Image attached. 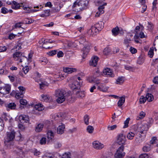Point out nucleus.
Listing matches in <instances>:
<instances>
[{
    "instance_id": "nucleus-1",
    "label": "nucleus",
    "mask_w": 158,
    "mask_h": 158,
    "mask_svg": "<svg viewBox=\"0 0 158 158\" xmlns=\"http://www.w3.org/2000/svg\"><path fill=\"white\" fill-rule=\"evenodd\" d=\"M15 137V132L14 131H10L6 132V135L4 138V143L7 147L11 148L14 146L13 140Z\"/></svg>"
},
{
    "instance_id": "nucleus-2",
    "label": "nucleus",
    "mask_w": 158,
    "mask_h": 158,
    "mask_svg": "<svg viewBox=\"0 0 158 158\" xmlns=\"http://www.w3.org/2000/svg\"><path fill=\"white\" fill-rule=\"evenodd\" d=\"M148 129V126L147 124H143L139 125L137 129V130L140 134L139 138L140 139L138 140L136 138V140L139 142V143H141L143 141L146 137L147 133V131Z\"/></svg>"
},
{
    "instance_id": "nucleus-3",
    "label": "nucleus",
    "mask_w": 158,
    "mask_h": 158,
    "mask_svg": "<svg viewBox=\"0 0 158 158\" xmlns=\"http://www.w3.org/2000/svg\"><path fill=\"white\" fill-rule=\"evenodd\" d=\"M65 90L63 89H58L55 91V96L57 98V102L59 103H61L65 100L67 94Z\"/></svg>"
},
{
    "instance_id": "nucleus-4",
    "label": "nucleus",
    "mask_w": 158,
    "mask_h": 158,
    "mask_svg": "<svg viewBox=\"0 0 158 158\" xmlns=\"http://www.w3.org/2000/svg\"><path fill=\"white\" fill-rule=\"evenodd\" d=\"M124 146H121L117 149L114 154L115 158H123L125 155V153L123 152Z\"/></svg>"
},
{
    "instance_id": "nucleus-5",
    "label": "nucleus",
    "mask_w": 158,
    "mask_h": 158,
    "mask_svg": "<svg viewBox=\"0 0 158 158\" xmlns=\"http://www.w3.org/2000/svg\"><path fill=\"white\" fill-rule=\"evenodd\" d=\"M13 57L16 60H19V62H22L25 59H27V58L22 56V54L19 52H16L13 54Z\"/></svg>"
},
{
    "instance_id": "nucleus-6",
    "label": "nucleus",
    "mask_w": 158,
    "mask_h": 158,
    "mask_svg": "<svg viewBox=\"0 0 158 158\" xmlns=\"http://www.w3.org/2000/svg\"><path fill=\"white\" fill-rule=\"evenodd\" d=\"M11 89V86L8 84L5 85L3 87H0V93L3 94H8Z\"/></svg>"
},
{
    "instance_id": "nucleus-7",
    "label": "nucleus",
    "mask_w": 158,
    "mask_h": 158,
    "mask_svg": "<svg viewBox=\"0 0 158 158\" xmlns=\"http://www.w3.org/2000/svg\"><path fill=\"white\" fill-rule=\"evenodd\" d=\"M126 139L125 136L123 134H120L118 135L117 138V142L119 145L124 144Z\"/></svg>"
},
{
    "instance_id": "nucleus-8",
    "label": "nucleus",
    "mask_w": 158,
    "mask_h": 158,
    "mask_svg": "<svg viewBox=\"0 0 158 158\" xmlns=\"http://www.w3.org/2000/svg\"><path fill=\"white\" fill-rule=\"evenodd\" d=\"M85 44V45L82 50L84 56H86L90 50V44L89 42H87Z\"/></svg>"
},
{
    "instance_id": "nucleus-9",
    "label": "nucleus",
    "mask_w": 158,
    "mask_h": 158,
    "mask_svg": "<svg viewBox=\"0 0 158 158\" xmlns=\"http://www.w3.org/2000/svg\"><path fill=\"white\" fill-rule=\"evenodd\" d=\"M19 120L21 123H28L29 122V118L27 115L21 114L19 116Z\"/></svg>"
},
{
    "instance_id": "nucleus-10",
    "label": "nucleus",
    "mask_w": 158,
    "mask_h": 158,
    "mask_svg": "<svg viewBox=\"0 0 158 158\" xmlns=\"http://www.w3.org/2000/svg\"><path fill=\"white\" fill-rule=\"evenodd\" d=\"M93 147L97 149H101L104 147L103 144L98 141H94L93 143Z\"/></svg>"
},
{
    "instance_id": "nucleus-11",
    "label": "nucleus",
    "mask_w": 158,
    "mask_h": 158,
    "mask_svg": "<svg viewBox=\"0 0 158 158\" xmlns=\"http://www.w3.org/2000/svg\"><path fill=\"white\" fill-rule=\"evenodd\" d=\"M99 58L97 56H93L89 62V64L90 65L95 67L98 64Z\"/></svg>"
},
{
    "instance_id": "nucleus-12",
    "label": "nucleus",
    "mask_w": 158,
    "mask_h": 158,
    "mask_svg": "<svg viewBox=\"0 0 158 158\" xmlns=\"http://www.w3.org/2000/svg\"><path fill=\"white\" fill-rule=\"evenodd\" d=\"M81 85V82H79L76 80L74 81L72 84L69 85L70 87L73 90L79 89Z\"/></svg>"
},
{
    "instance_id": "nucleus-13",
    "label": "nucleus",
    "mask_w": 158,
    "mask_h": 158,
    "mask_svg": "<svg viewBox=\"0 0 158 158\" xmlns=\"http://www.w3.org/2000/svg\"><path fill=\"white\" fill-rule=\"evenodd\" d=\"M103 73L105 75H106L108 77H113L114 76L112 70L109 68L105 69L103 70Z\"/></svg>"
},
{
    "instance_id": "nucleus-14",
    "label": "nucleus",
    "mask_w": 158,
    "mask_h": 158,
    "mask_svg": "<svg viewBox=\"0 0 158 158\" xmlns=\"http://www.w3.org/2000/svg\"><path fill=\"white\" fill-rule=\"evenodd\" d=\"M54 133L51 131H48L47 133L48 138L47 143L49 144L51 142L54 138Z\"/></svg>"
},
{
    "instance_id": "nucleus-15",
    "label": "nucleus",
    "mask_w": 158,
    "mask_h": 158,
    "mask_svg": "<svg viewBox=\"0 0 158 158\" xmlns=\"http://www.w3.org/2000/svg\"><path fill=\"white\" fill-rule=\"evenodd\" d=\"M9 4H12V8L14 9L19 8L23 5V3H18L15 1H12L11 2H10Z\"/></svg>"
},
{
    "instance_id": "nucleus-16",
    "label": "nucleus",
    "mask_w": 158,
    "mask_h": 158,
    "mask_svg": "<svg viewBox=\"0 0 158 158\" xmlns=\"http://www.w3.org/2000/svg\"><path fill=\"white\" fill-rule=\"evenodd\" d=\"M5 106L7 110L8 109L14 110L16 107V105L13 102L6 103L5 104Z\"/></svg>"
},
{
    "instance_id": "nucleus-17",
    "label": "nucleus",
    "mask_w": 158,
    "mask_h": 158,
    "mask_svg": "<svg viewBox=\"0 0 158 158\" xmlns=\"http://www.w3.org/2000/svg\"><path fill=\"white\" fill-rule=\"evenodd\" d=\"M78 1L77 0L74 3L73 6V7L75 11H79L82 9V6L78 5Z\"/></svg>"
},
{
    "instance_id": "nucleus-18",
    "label": "nucleus",
    "mask_w": 158,
    "mask_h": 158,
    "mask_svg": "<svg viewBox=\"0 0 158 158\" xmlns=\"http://www.w3.org/2000/svg\"><path fill=\"white\" fill-rule=\"evenodd\" d=\"M98 31L95 27H91V28L89 30L88 33L89 35L93 36L96 35V33Z\"/></svg>"
},
{
    "instance_id": "nucleus-19",
    "label": "nucleus",
    "mask_w": 158,
    "mask_h": 158,
    "mask_svg": "<svg viewBox=\"0 0 158 158\" xmlns=\"http://www.w3.org/2000/svg\"><path fill=\"white\" fill-rule=\"evenodd\" d=\"M51 99V97L47 94H43L41 95L40 100L42 101L48 102Z\"/></svg>"
},
{
    "instance_id": "nucleus-20",
    "label": "nucleus",
    "mask_w": 158,
    "mask_h": 158,
    "mask_svg": "<svg viewBox=\"0 0 158 158\" xmlns=\"http://www.w3.org/2000/svg\"><path fill=\"white\" fill-rule=\"evenodd\" d=\"M104 23L103 22L100 21L95 25L94 27L99 31H100L104 27Z\"/></svg>"
},
{
    "instance_id": "nucleus-21",
    "label": "nucleus",
    "mask_w": 158,
    "mask_h": 158,
    "mask_svg": "<svg viewBox=\"0 0 158 158\" xmlns=\"http://www.w3.org/2000/svg\"><path fill=\"white\" fill-rule=\"evenodd\" d=\"M65 126L64 124H61L57 128V132L58 134H63L64 131Z\"/></svg>"
},
{
    "instance_id": "nucleus-22",
    "label": "nucleus",
    "mask_w": 158,
    "mask_h": 158,
    "mask_svg": "<svg viewBox=\"0 0 158 158\" xmlns=\"http://www.w3.org/2000/svg\"><path fill=\"white\" fill-rule=\"evenodd\" d=\"M78 5L82 6V8L83 9L84 7L87 6L88 3V1L87 0H81L78 1Z\"/></svg>"
},
{
    "instance_id": "nucleus-23",
    "label": "nucleus",
    "mask_w": 158,
    "mask_h": 158,
    "mask_svg": "<svg viewBox=\"0 0 158 158\" xmlns=\"http://www.w3.org/2000/svg\"><path fill=\"white\" fill-rule=\"evenodd\" d=\"M34 108L38 111H41L44 109L43 105L41 103H38L35 105Z\"/></svg>"
},
{
    "instance_id": "nucleus-24",
    "label": "nucleus",
    "mask_w": 158,
    "mask_h": 158,
    "mask_svg": "<svg viewBox=\"0 0 158 158\" xmlns=\"http://www.w3.org/2000/svg\"><path fill=\"white\" fill-rule=\"evenodd\" d=\"M125 96L121 97L120 98L119 100L118 101L117 104L118 106L121 107L125 102Z\"/></svg>"
},
{
    "instance_id": "nucleus-25",
    "label": "nucleus",
    "mask_w": 158,
    "mask_h": 158,
    "mask_svg": "<svg viewBox=\"0 0 158 158\" xmlns=\"http://www.w3.org/2000/svg\"><path fill=\"white\" fill-rule=\"evenodd\" d=\"M76 70V69L73 68H65L64 69V72L68 73H71Z\"/></svg>"
},
{
    "instance_id": "nucleus-26",
    "label": "nucleus",
    "mask_w": 158,
    "mask_h": 158,
    "mask_svg": "<svg viewBox=\"0 0 158 158\" xmlns=\"http://www.w3.org/2000/svg\"><path fill=\"white\" fill-rule=\"evenodd\" d=\"M86 39L84 36H80L78 39V41L79 43L81 44H83L85 45V44H87L86 42H88L86 41Z\"/></svg>"
},
{
    "instance_id": "nucleus-27",
    "label": "nucleus",
    "mask_w": 158,
    "mask_h": 158,
    "mask_svg": "<svg viewBox=\"0 0 158 158\" xmlns=\"http://www.w3.org/2000/svg\"><path fill=\"white\" fill-rule=\"evenodd\" d=\"M44 127V125L42 123L38 124L35 127V130L37 132L41 131Z\"/></svg>"
},
{
    "instance_id": "nucleus-28",
    "label": "nucleus",
    "mask_w": 158,
    "mask_h": 158,
    "mask_svg": "<svg viewBox=\"0 0 158 158\" xmlns=\"http://www.w3.org/2000/svg\"><path fill=\"white\" fill-rule=\"evenodd\" d=\"M97 89L98 90L103 92H106L107 90V88L102 85L98 86Z\"/></svg>"
},
{
    "instance_id": "nucleus-29",
    "label": "nucleus",
    "mask_w": 158,
    "mask_h": 158,
    "mask_svg": "<svg viewBox=\"0 0 158 158\" xmlns=\"http://www.w3.org/2000/svg\"><path fill=\"white\" fill-rule=\"evenodd\" d=\"M119 28L118 27L113 28L112 30V32L113 35L115 36L118 35L119 31Z\"/></svg>"
},
{
    "instance_id": "nucleus-30",
    "label": "nucleus",
    "mask_w": 158,
    "mask_h": 158,
    "mask_svg": "<svg viewBox=\"0 0 158 158\" xmlns=\"http://www.w3.org/2000/svg\"><path fill=\"white\" fill-rule=\"evenodd\" d=\"M146 98L148 102L152 101L154 99V97L153 95L151 94L148 93L146 94Z\"/></svg>"
},
{
    "instance_id": "nucleus-31",
    "label": "nucleus",
    "mask_w": 158,
    "mask_h": 158,
    "mask_svg": "<svg viewBox=\"0 0 158 158\" xmlns=\"http://www.w3.org/2000/svg\"><path fill=\"white\" fill-rule=\"evenodd\" d=\"M145 36L143 32H141L139 34V35H138V32L136 33V34L134 36L135 39L137 38V39L140 37L141 38H145Z\"/></svg>"
},
{
    "instance_id": "nucleus-32",
    "label": "nucleus",
    "mask_w": 158,
    "mask_h": 158,
    "mask_svg": "<svg viewBox=\"0 0 158 158\" xmlns=\"http://www.w3.org/2000/svg\"><path fill=\"white\" fill-rule=\"evenodd\" d=\"M151 146L150 144H146L143 147V150L144 152H147L150 150Z\"/></svg>"
},
{
    "instance_id": "nucleus-33",
    "label": "nucleus",
    "mask_w": 158,
    "mask_h": 158,
    "mask_svg": "<svg viewBox=\"0 0 158 158\" xmlns=\"http://www.w3.org/2000/svg\"><path fill=\"white\" fill-rule=\"evenodd\" d=\"M33 21L34 20H32V19H30L28 18H25L23 21L22 23L25 24H30L32 23Z\"/></svg>"
},
{
    "instance_id": "nucleus-34",
    "label": "nucleus",
    "mask_w": 158,
    "mask_h": 158,
    "mask_svg": "<svg viewBox=\"0 0 158 158\" xmlns=\"http://www.w3.org/2000/svg\"><path fill=\"white\" fill-rule=\"evenodd\" d=\"M135 135V134L134 133L130 132L127 135V138L129 140H132L134 138Z\"/></svg>"
},
{
    "instance_id": "nucleus-35",
    "label": "nucleus",
    "mask_w": 158,
    "mask_h": 158,
    "mask_svg": "<svg viewBox=\"0 0 158 158\" xmlns=\"http://www.w3.org/2000/svg\"><path fill=\"white\" fill-rule=\"evenodd\" d=\"M16 149L14 150V152L17 153H19L20 154H23L22 149V148H19L18 147H15Z\"/></svg>"
},
{
    "instance_id": "nucleus-36",
    "label": "nucleus",
    "mask_w": 158,
    "mask_h": 158,
    "mask_svg": "<svg viewBox=\"0 0 158 158\" xmlns=\"http://www.w3.org/2000/svg\"><path fill=\"white\" fill-rule=\"evenodd\" d=\"M124 81L123 77H119L117 79L116 81V83L117 84H122Z\"/></svg>"
},
{
    "instance_id": "nucleus-37",
    "label": "nucleus",
    "mask_w": 158,
    "mask_h": 158,
    "mask_svg": "<svg viewBox=\"0 0 158 158\" xmlns=\"http://www.w3.org/2000/svg\"><path fill=\"white\" fill-rule=\"evenodd\" d=\"M23 97V94L22 93H20L18 91H17L15 93V97L17 99H19L20 98H22Z\"/></svg>"
},
{
    "instance_id": "nucleus-38",
    "label": "nucleus",
    "mask_w": 158,
    "mask_h": 158,
    "mask_svg": "<svg viewBox=\"0 0 158 158\" xmlns=\"http://www.w3.org/2000/svg\"><path fill=\"white\" fill-rule=\"evenodd\" d=\"M139 26H136L135 29V31L136 33H137L138 32V31H139V29H140L142 30H143L144 29V27L142 25L139 23Z\"/></svg>"
},
{
    "instance_id": "nucleus-39",
    "label": "nucleus",
    "mask_w": 158,
    "mask_h": 158,
    "mask_svg": "<svg viewBox=\"0 0 158 158\" xmlns=\"http://www.w3.org/2000/svg\"><path fill=\"white\" fill-rule=\"evenodd\" d=\"M40 75L39 73L38 72H36L34 75L32 76V77L34 79L35 81L36 82H38V78L40 77Z\"/></svg>"
},
{
    "instance_id": "nucleus-40",
    "label": "nucleus",
    "mask_w": 158,
    "mask_h": 158,
    "mask_svg": "<svg viewBox=\"0 0 158 158\" xmlns=\"http://www.w3.org/2000/svg\"><path fill=\"white\" fill-rule=\"evenodd\" d=\"M144 60V56H143L141 55L139 57L137 63L140 64H142Z\"/></svg>"
},
{
    "instance_id": "nucleus-41",
    "label": "nucleus",
    "mask_w": 158,
    "mask_h": 158,
    "mask_svg": "<svg viewBox=\"0 0 158 158\" xmlns=\"http://www.w3.org/2000/svg\"><path fill=\"white\" fill-rule=\"evenodd\" d=\"M16 140L18 141H22L23 140L24 138L21 134L19 132L18 135L16 136Z\"/></svg>"
},
{
    "instance_id": "nucleus-42",
    "label": "nucleus",
    "mask_w": 158,
    "mask_h": 158,
    "mask_svg": "<svg viewBox=\"0 0 158 158\" xmlns=\"http://www.w3.org/2000/svg\"><path fill=\"white\" fill-rule=\"evenodd\" d=\"M43 124L44 125V127L47 129L48 128L50 125V122L49 121L47 120L45 121Z\"/></svg>"
},
{
    "instance_id": "nucleus-43",
    "label": "nucleus",
    "mask_w": 158,
    "mask_h": 158,
    "mask_svg": "<svg viewBox=\"0 0 158 158\" xmlns=\"http://www.w3.org/2000/svg\"><path fill=\"white\" fill-rule=\"evenodd\" d=\"M94 130V127L91 126H88L87 127V131L89 133L91 134L93 132Z\"/></svg>"
},
{
    "instance_id": "nucleus-44",
    "label": "nucleus",
    "mask_w": 158,
    "mask_h": 158,
    "mask_svg": "<svg viewBox=\"0 0 158 158\" xmlns=\"http://www.w3.org/2000/svg\"><path fill=\"white\" fill-rule=\"evenodd\" d=\"M110 52V49L109 48H104L103 51V53L105 55H107Z\"/></svg>"
},
{
    "instance_id": "nucleus-45",
    "label": "nucleus",
    "mask_w": 158,
    "mask_h": 158,
    "mask_svg": "<svg viewBox=\"0 0 158 158\" xmlns=\"http://www.w3.org/2000/svg\"><path fill=\"white\" fill-rule=\"evenodd\" d=\"M47 142V139L45 137H43L40 140V143L41 145L45 144Z\"/></svg>"
},
{
    "instance_id": "nucleus-46",
    "label": "nucleus",
    "mask_w": 158,
    "mask_h": 158,
    "mask_svg": "<svg viewBox=\"0 0 158 158\" xmlns=\"http://www.w3.org/2000/svg\"><path fill=\"white\" fill-rule=\"evenodd\" d=\"M84 121L85 124L86 125H88L89 123V117L88 115H85L84 117Z\"/></svg>"
},
{
    "instance_id": "nucleus-47",
    "label": "nucleus",
    "mask_w": 158,
    "mask_h": 158,
    "mask_svg": "<svg viewBox=\"0 0 158 158\" xmlns=\"http://www.w3.org/2000/svg\"><path fill=\"white\" fill-rule=\"evenodd\" d=\"M154 49L153 48H150L149 52H148V54L149 56V57L151 58H152L154 54Z\"/></svg>"
},
{
    "instance_id": "nucleus-48",
    "label": "nucleus",
    "mask_w": 158,
    "mask_h": 158,
    "mask_svg": "<svg viewBox=\"0 0 158 158\" xmlns=\"http://www.w3.org/2000/svg\"><path fill=\"white\" fill-rule=\"evenodd\" d=\"M4 126L3 121L0 118V131L3 130Z\"/></svg>"
},
{
    "instance_id": "nucleus-49",
    "label": "nucleus",
    "mask_w": 158,
    "mask_h": 158,
    "mask_svg": "<svg viewBox=\"0 0 158 158\" xmlns=\"http://www.w3.org/2000/svg\"><path fill=\"white\" fill-rule=\"evenodd\" d=\"M8 73V71L6 70H4L3 69H1L0 70V75H6Z\"/></svg>"
},
{
    "instance_id": "nucleus-50",
    "label": "nucleus",
    "mask_w": 158,
    "mask_h": 158,
    "mask_svg": "<svg viewBox=\"0 0 158 158\" xmlns=\"http://www.w3.org/2000/svg\"><path fill=\"white\" fill-rule=\"evenodd\" d=\"M117 127V126L116 125H114L112 126H108L107 129L108 130L112 131L116 129Z\"/></svg>"
},
{
    "instance_id": "nucleus-51",
    "label": "nucleus",
    "mask_w": 158,
    "mask_h": 158,
    "mask_svg": "<svg viewBox=\"0 0 158 158\" xmlns=\"http://www.w3.org/2000/svg\"><path fill=\"white\" fill-rule=\"evenodd\" d=\"M77 94L78 97L81 98L85 96V92L84 91H78Z\"/></svg>"
},
{
    "instance_id": "nucleus-52",
    "label": "nucleus",
    "mask_w": 158,
    "mask_h": 158,
    "mask_svg": "<svg viewBox=\"0 0 158 158\" xmlns=\"http://www.w3.org/2000/svg\"><path fill=\"white\" fill-rule=\"evenodd\" d=\"M147 100L146 98H144L143 96H142L140 97L139 102L140 103H144Z\"/></svg>"
},
{
    "instance_id": "nucleus-53",
    "label": "nucleus",
    "mask_w": 158,
    "mask_h": 158,
    "mask_svg": "<svg viewBox=\"0 0 158 158\" xmlns=\"http://www.w3.org/2000/svg\"><path fill=\"white\" fill-rule=\"evenodd\" d=\"M104 8V7L103 6H100L98 7V11L101 14H102L104 13V11L103 9Z\"/></svg>"
},
{
    "instance_id": "nucleus-54",
    "label": "nucleus",
    "mask_w": 158,
    "mask_h": 158,
    "mask_svg": "<svg viewBox=\"0 0 158 158\" xmlns=\"http://www.w3.org/2000/svg\"><path fill=\"white\" fill-rule=\"evenodd\" d=\"M61 146V143L58 142H56L54 143V147L56 148H59Z\"/></svg>"
},
{
    "instance_id": "nucleus-55",
    "label": "nucleus",
    "mask_w": 158,
    "mask_h": 158,
    "mask_svg": "<svg viewBox=\"0 0 158 158\" xmlns=\"http://www.w3.org/2000/svg\"><path fill=\"white\" fill-rule=\"evenodd\" d=\"M129 120L130 118H127L126 120L124 122V125L123 127L124 128H126L128 127V124L129 123Z\"/></svg>"
},
{
    "instance_id": "nucleus-56",
    "label": "nucleus",
    "mask_w": 158,
    "mask_h": 158,
    "mask_svg": "<svg viewBox=\"0 0 158 158\" xmlns=\"http://www.w3.org/2000/svg\"><path fill=\"white\" fill-rule=\"evenodd\" d=\"M148 24L147 27L148 29L150 30L152 29L153 28V25L151 23L149 22H148Z\"/></svg>"
},
{
    "instance_id": "nucleus-57",
    "label": "nucleus",
    "mask_w": 158,
    "mask_h": 158,
    "mask_svg": "<svg viewBox=\"0 0 158 158\" xmlns=\"http://www.w3.org/2000/svg\"><path fill=\"white\" fill-rule=\"evenodd\" d=\"M18 88L20 92L22 93L23 94L25 92V88L22 86H19Z\"/></svg>"
},
{
    "instance_id": "nucleus-58",
    "label": "nucleus",
    "mask_w": 158,
    "mask_h": 158,
    "mask_svg": "<svg viewBox=\"0 0 158 158\" xmlns=\"http://www.w3.org/2000/svg\"><path fill=\"white\" fill-rule=\"evenodd\" d=\"M62 158H70V154L65 153L63 155Z\"/></svg>"
},
{
    "instance_id": "nucleus-59",
    "label": "nucleus",
    "mask_w": 158,
    "mask_h": 158,
    "mask_svg": "<svg viewBox=\"0 0 158 158\" xmlns=\"http://www.w3.org/2000/svg\"><path fill=\"white\" fill-rule=\"evenodd\" d=\"M145 114H146L144 112L142 111L139 114V118L140 119L143 118L145 116Z\"/></svg>"
},
{
    "instance_id": "nucleus-60",
    "label": "nucleus",
    "mask_w": 158,
    "mask_h": 158,
    "mask_svg": "<svg viewBox=\"0 0 158 158\" xmlns=\"http://www.w3.org/2000/svg\"><path fill=\"white\" fill-rule=\"evenodd\" d=\"M1 12L2 13L5 14L9 12V10L5 7H2L1 9Z\"/></svg>"
},
{
    "instance_id": "nucleus-61",
    "label": "nucleus",
    "mask_w": 158,
    "mask_h": 158,
    "mask_svg": "<svg viewBox=\"0 0 158 158\" xmlns=\"http://www.w3.org/2000/svg\"><path fill=\"white\" fill-rule=\"evenodd\" d=\"M130 51L132 54H135L137 52V50L132 47H130Z\"/></svg>"
},
{
    "instance_id": "nucleus-62",
    "label": "nucleus",
    "mask_w": 158,
    "mask_h": 158,
    "mask_svg": "<svg viewBox=\"0 0 158 158\" xmlns=\"http://www.w3.org/2000/svg\"><path fill=\"white\" fill-rule=\"evenodd\" d=\"M20 103L23 105H26L27 103V101L24 99H21L20 100Z\"/></svg>"
},
{
    "instance_id": "nucleus-63",
    "label": "nucleus",
    "mask_w": 158,
    "mask_h": 158,
    "mask_svg": "<svg viewBox=\"0 0 158 158\" xmlns=\"http://www.w3.org/2000/svg\"><path fill=\"white\" fill-rule=\"evenodd\" d=\"M21 48V44L20 43L18 44L17 45L15 46L14 47V49H16V50H19Z\"/></svg>"
},
{
    "instance_id": "nucleus-64",
    "label": "nucleus",
    "mask_w": 158,
    "mask_h": 158,
    "mask_svg": "<svg viewBox=\"0 0 158 158\" xmlns=\"http://www.w3.org/2000/svg\"><path fill=\"white\" fill-rule=\"evenodd\" d=\"M23 70L25 74L28 73L29 71V69L27 66H26L23 68Z\"/></svg>"
}]
</instances>
